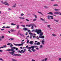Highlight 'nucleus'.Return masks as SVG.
I'll return each instance as SVG.
<instances>
[{
  "label": "nucleus",
  "instance_id": "obj_1",
  "mask_svg": "<svg viewBox=\"0 0 61 61\" xmlns=\"http://www.w3.org/2000/svg\"><path fill=\"white\" fill-rule=\"evenodd\" d=\"M10 47H11L12 48L11 49L6 50V51H12L13 52H9V53L10 54H11L12 55H13L14 53H15V51H14V50L15 49V47H13V44H12V43L10 44Z\"/></svg>",
  "mask_w": 61,
  "mask_h": 61
},
{
  "label": "nucleus",
  "instance_id": "obj_2",
  "mask_svg": "<svg viewBox=\"0 0 61 61\" xmlns=\"http://www.w3.org/2000/svg\"><path fill=\"white\" fill-rule=\"evenodd\" d=\"M39 34L40 36H39V38L42 39L44 38H45L44 36H42V35H43L44 34V32H42L41 30L40 31V32L39 33H38V35H39Z\"/></svg>",
  "mask_w": 61,
  "mask_h": 61
},
{
  "label": "nucleus",
  "instance_id": "obj_3",
  "mask_svg": "<svg viewBox=\"0 0 61 61\" xmlns=\"http://www.w3.org/2000/svg\"><path fill=\"white\" fill-rule=\"evenodd\" d=\"M26 51V49H24L23 51V50H22L20 51H18V53H20L21 54H22V53H24L25 51Z\"/></svg>",
  "mask_w": 61,
  "mask_h": 61
},
{
  "label": "nucleus",
  "instance_id": "obj_4",
  "mask_svg": "<svg viewBox=\"0 0 61 61\" xmlns=\"http://www.w3.org/2000/svg\"><path fill=\"white\" fill-rule=\"evenodd\" d=\"M41 29H36V30H33L31 31L32 32H36V33H37V34H38V33H39L40 31L41 30Z\"/></svg>",
  "mask_w": 61,
  "mask_h": 61
},
{
  "label": "nucleus",
  "instance_id": "obj_5",
  "mask_svg": "<svg viewBox=\"0 0 61 61\" xmlns=\"http://www.w3.org/2000/svg\"><path fill=\"white\" fill-rule=\"evenodd\" d=\"M21 44H15V43H14L13 44L15 45V46H23V45H24V44H25V42H21Z\"/></svg>",
  "mask_w": 61,
  "mask_h": 61
},
{
  "label": "nucleus",
  "instance_id": "obj_6",
  "mask_svg": "<svg viewBox=\"0 0 61 61\" xmlns=\"http://www.w3.org/2000/svg\"><path fill=\"white\" fill-rule=\"evenodd\" d=\"M1 2L2 4H4L5 5H8V6H9L10 5V4H9L8 3H7L6 1H5L4 2L3 1H1Z\"/></svg>",
  "mask_w": 61,
  "mask_h": 61
},
{
  "label": "nucleus",
  "instance_id": "obj_7",
  "mask_svg": "<svg viewBox=\"0 0 61 61\" xmlns=\"http://www.w3.org/2000/svg\"><path fill=\"white\" fill-rule=\"evenodd\" d=\"M36 46H31L30 47H29L28 48V49H31H31H34V48H35L34 47H36Z\"/></svg>",
  "mask_w": 61,
  "mask_h": 61
},
{
  "label": "nucleus",
  "instance_id": "obj_8",
  "mask_svg": "<svg viewBox=\"0 0 61 61\" xmlns=\"http://www.w3.org/2000/svg\"><path fill=\"white\" fill-rule=\"evenodd\" d=\"M53 16H52L48 15L47 16L48 19H50V18H51V19H53L54 18H53Z\"/></svg>",
  "mask_w": 61,
  "mask_h": 61
},
{
  "label": "nucleus",
  "instance_id": "obj_9",
  "mask_svg": "<svg viewBox=\"0 0 61 61\" xmlns=\"http://www.w3.org/2000/svg\"><path fill=\"white\" fill-rule=\"evenodd\" d=\"M13 54V55H12L13 56H21V54Z\"/></svg>",
  "mask_w": 61,
  "mask_h": 61
},
{
  "label": "nucleus",
  "instance_id": "obj_10",
  "mask_svg": "<svg viewBox=\"0 0 61 61\" xmlns=\"http://www.w3.org/2000/svg\"><path fill=\"white\" fill-rule=\"evenodd\" d=\"M28 32L29 33V34H30V35H32V36H33V33L31 32H31V31H30V30H28Z\"/></svg>",
  "mask_w": 61,
  "mask_h": 61
},
{
  "label": "nucleus",
  "instance_id": "obj_11",
  "mask_svg": "<svg viewBox=\"0 0 61 61\" xmlns=\"http://www.w3.org/2000/svg\"><path fill=\"white\" fill-rule=\"evenodd\" d=\"M60 13L59 12H56L54 13V14L55 15H57V14H60Z\"/></svg>",
  "mask_w": 61,
  "mask_h": 61
},
{
  "label": "nucleus",
  "instance_id": "obj_12",
  "mask_svg": "<svg viewBox=\"0 0 61 61\" xmlns=\"http://www.w3.org/2000/svg\"><path fill=\"white\" fill-rule=\"evenodd\" d=\"M50 26H51V25H47V27H48L50 29H51V28L50 27Z\"/></svg>",
  "mask_w": 61,
  "mask_h": 61
},
{
  "label": "nucleus",
  "instance_id": "obj_13",
  "mask_svg": "<svg viewBox=\"0 0 61 61\" xmlns=\"http://www.w3.org/2000/svg\"><path fill=\"white\" fill-rule=\"evenodd\" d=\"M47 14H49L50 15H53V13L52 12H50L48 13H47Z\"/></svg>",
  "mask_w": 61,
  "mask_h": 61
},
{
  "label": "nucleus",
  "instance_id": "obj_14",
  "mask_svg": "<svg viewBox=\"0 0 61 61\" xmlns=\"http://www.w3.org/2000/svg\"><path fill=\"white\" fill-rule=\"evenodd\" d=\"M29 43L31 45H32L33 44V41H31Z\"/></svg>",
  "mask_w": 61,
  "mask_h": 61
},
{
  "label": "nucleus",
  "instance_id": "obj_15",
  "mask_svg": "<svg viewBox=\"0 0 61 61\" xmlns=\"http://www.w3.org/2000/svg\"><path fill=\"white\" fill-rule=\"evenodd\" d=\"M23 30H24L25 31H27V30H28L27 29L25 28V27L23 28Z\"/></svg>",
  "mask_w": 61,
  "mask_h": 61
},
{
  "label": "nucleus",
  "instance_id": "obj_16",
  "mask_svg": "<svg viewBox=\"0 0 61 61\" xmlns=\"http://www.w3.org/2000/svg\"><path fill=\"white\" fill-rule=\"evenodd\" d=\"M0 48H4V47L3 46H1L0 47ZM3 50H0V52H3Z\"/></svg>",
  "mask_w": 61,
  "mask_h": 61
},
{
  "label": "nucleus",
  "instance_id": "obj_17",
  "mask_svg": "<svg viewBox=\"0 0 61 61\" xmlns=\"http://www.w3.org/2000/svg\"><path fill=\"white\" fill-rule=\"evenodd\" d=\"M19 25H17V27H16L17 29H18L19 28Z\"/></svg>",
  "mask_w": 61,
  "mask_h": 61
},
{
  "label": "nucleus",
  "instance_id": "obj_18",
  "mask_svg": "<svg viewBox=\"0 0 61 61\" xmlns=\"http://www.w3.org/2000/svg\"><path fill=\"white\" fill-rule=\"evenodd\" d=\"M53 6H58V5L57 4H55L54 5H53Z\"/></svg>",
  "mask_w": 61,
  "mask_h": 61
},
{
  "label": "nucleus",
  "instance_id": "obj_19",
  "mask_svg": "<svg viewBox=\"0 0 61 61\" xmlns=\"http://www.w3.org/2000/svg\"><path fill=\"white\" fill-rule=\"evenodd\" d=\"M38 12L39 14H41V15H43V14H42V12H39V11H38Z\"/></svg>",
  "mask_w": 61,
  "mask_h": 61
},
{
  "label": "nucleus",
  "instance_id": "obj_20",
  "mask_svg": "<svg viewBox=\"0 0 61 61\" xmlns=\"http://www.w3.org/2000/svg\"><path fill=\"white\" fill-rule=\"evenodd\" d=\"M16 6V4H15L14 5L12 6V7H15Z\"/></svg>",
  "mask_w": 61,
  "mask_h": 61
},
{
  "label": "nucleus",
  "instance_id": "obj_21",
  "mask_svg": "<svg viewBox=\"0 0 61 61\" xmlns=\"http://www.w3.org/2000/svg\"><path fill=\"white\" fill-rule=\"evenodd\" d=\"M52 36H56V35L55 34H52Z\"/></svg>",
  "mask_w": 61,
  "mask_h": 61
},
{
  "label": "nucleus",
  "instance_id": "obj_22",
  "mask_svg": "<svg viewBox=\"0 0 61 61\" xmlns=\"http://www.w3.org/2000/svg\"><path fill=\"white\" fill-rule=\"evenodd\" d=\"M34 24H32L30 25V26H34Z\"/></svg>",
  "mask_w": 61,
  "mask_h": 61
},
{
  "label": "nucleus",
  "instance_id": "obj_23",
  "mask_svg": "<svg viewBox=\"0 0 61 61\" xmlns=\"http://www.w3.org/2000/svg\"><path fill=\"white\" fill-rule=\"evenodd\" d=\"M54 21H55V22H57V23H58V20H55L54 19Z\"/></svg>",
  "mask_w": 61,
  "mask_h": 61
},
{
  "label": "nucleus",
  "instance_id": "obj_24",
  "mask_svg": "<svg viewBox=\"0 0 61 61\" xmlns=\"http://www.w3.org/2000/svg\"><path fill=\"white\" fill-rule=\"evenodd\" d=\"M54 10L55 11H59V10H60L59 9H55Z\"/></svg>",
  "mask_w": 61,
  "mask_h": 61
},
{
  "label": "nucleus",
  "instance_id": "obj_25",
  "mask_svg": "<svg viewBox=\"0 0 61 61\" xmlns=\"http://www.w3.org/2000/svg\"><path fill=\"white\" fill-rule=\"evenodd\" d=\"M42 44L44 45V42H45L44 41H42Z\"/></svg>",
  "mask_w": 61,
  "mask_h": 61
},
{
  "label": "nucleus",
  "instance_id": "obj_26",
  "mask_svg": "<svg viewBox=\"0 0 61 61\" xmlns=\"http://www.w3.org/2000/svg\"><path fill=\"white\" fill-rule=\"evenodd\" d=\"M40 19H41V20H42V21H45V20L44 19L41 18H40Z\"/></svg>",
  "mask_w": 61,
  "mask_h": 61
},
{
  "label": "nucleus",
  "instance_id": "obj_27",
  "mask_svg": "<svg viewBox=\"0 0 61 61\" xmlns=\"http://www.w3.org/2000/svg\"><path fill=\"white\" fill-rule=\"evenodd\" d=\"M20 36H24V35H23V34H22L20 33Z\"/></svg>",
  "mask_w": 61,
  "mask_h": 61
},
{
  "label": "nucleus",
  "instance_id": "obj_28",
  "mask_svg": "<svg viewBox=\"0 0 61 61\" xmlns=\"http://www.w3.org/2000/svg\"><path fill=\"white\" fill-rule=\"evenodd\" d=\"M40 45V43L39 42H38L37 43V45Z\"/></svg>",
  "mask_w": 61,
  "mask_h": 61
},
{
  "label": "nucleus",
  "instance_id": "obj_29",
  "mask_svg": "<svg viewBox=\"0 0 61 61\" xmlns=\"http://www.w3.org/2000/svg\"><path fill=\"white\" fill-rule=\"evenodd\" d=\"M29 40H28L27 41V44H29Z\"/></svg>",
  "mask_w": 61,
  "mask_h": 61
},
{
  "label": "nucleus",
  "instance_id": "obj_30",
  "mask_svg": "<svg viewBox=\"0 0 61 61\" xmlns=\"http://www.w3.org/2000/svg\"><path fill=\"white\" fill-rule=\"evenodd\" d=\"M10 31L11 32H14V31H15V30H14L11 29L10 30Z\"/></svg>",
  "mask_w": 61,
  "mask_h": 61
},
{
  "label": "nucleus",
  "instance_id": "obj_31",
  "mask_svg": "<svg viewBox=\"0 0 61 61\" xmlns=\"http://www.w3.org/2000/svg\"><path fill=\"white\" fill-rule=\"evenodd\" d=\"M19 18H20V19H24L25 18L24 17H19Z\"/></svg>",
  "mask_w": 61,
  "mask_h": 61
},
{
  "label": "nucleus",
  "instance_id": "obj_32",
  "mask_svg": "<svg viewBox=\"0 0 61 61\" xmlns=\"http://www.w3.org/2000/svg\"><path fill=\"white\" fill-rule=\"evenodd\" d=\"M35 38H37L38 40H39V37H38V36L35 37Z\"/></svg>",
  "mask_w": 61,
  "mask_h": 61
},
{
  "label": "nucleus",
  "instance_id": "obj_33",
  "mask_svg": "<svg viewBox=\"0 0 61 61\" xmlns=\"http://www.w3.org/2000/svg\"><path fill=\"white\" fill-rule=\"evenodd\" d=\"M31 50H32L33 52H35L36 51V50L34 49H31Z\"/></svg>",
  "mask_w": 61,
  "mask_h": 61
},
{
  "label": "nucleus",
  "instance_id": "obj_34",
  "mask_svg": "<svg viewBox=\"0 0 61 61\" xmlns=\"http://www.w3.org/2000/svg\"><path fill=\"white\" fill-rule=\"evenodd\" d=\"M35 17V18H37V15H34Z\"/></svg>",
  "mask_w": 61,
  "mask_h": 61
},
{
  "label": "nucleus",
  "instance_id": "obj_35",
  "mask_svg": "<svg viewBox=\"0 0 61 61\" xmlns=\"http://www.w3.org/2000/svg\"><path fill=\"white\" fill-rule=\"evenodd\" d=\"M37 20V19H34L33 20V21H36V20Z\"/></svg>",
  "mask_w": 61,
  "mask_h": 61
},
{
  "label": "nucleus",
  "instance_id": "obj_36",
  "mask_svg": "<svg viewBox=\"0 0 61 61\" xmlns=\"http://www.w3.org/2000/svg\"><path fill=\"white\" fill-rule=\"evenodd\" d=\"M11 25H16V24L13 23H12Z\"/></svg>",
  "mask_w": 61,
  "mask_h": 61
},
{
  "label": "nucleus",
  "instance_id": "obj_37",
  "mask_svg": "<svg viewBox=\"0 0 61 61\" xmlns=\"http://www.w3.org/2000/svg\"><path fill=\"white\" fill-rule=\"evenodd\" d=\"M3 46L5 48L6 47H7V46H6V45H3Z\"/></svg>",
  "mask_w": 61,
  "mask_h": 61
},
{
  "label": "nucleus",
  "instance_id": "obj_38",
  "mask_svg": "<svg viewBox=\"0 0 61 61\" xmlns=\"http://www.w3.org/2000/svg\"><path fill=\"white\" fill-rule=\"evenodd\" d=\"M11 43H8L7 44V45L8 46H9V45H11Z\"/></svg>",
  "mask_w": 61,
  "mask_h": 61
},
{
  "label": "nucleus",
  "instance_id": "obj_39",
  "mask_svg": "<svg viewBox=\"0 0 61 61\" xmlns=\"http://www.w3.org/2000/svg\"><path fill=\"white\" fill-rule=\"evenodd\" d=\"M44 59L45 61H46L47 60V59L46 58Z\"/></svg>",
  "mask_w": 61,
  "mask_h": 61
},
{
  "label": "nucleus",
  "instance_id": "obj_40",
  "mask_svg": "<svg viewBox=\"0 0 61 61\" xmlns=\"http://www.w3.org/2000/svg\"><path fill=\"white\" fill-rule=\"evenodd\" d=\"M16 49V50H17H17H18V48H16V47H15V49Z\"/></svg>",
  "mask_w": 61,
  "mask_h": 61
},
{
  "label": "nucleus",
  "instance_id": "obj_41",
  "mask_svg": "<svg viewBox=\"0 0 61 61\" xmlns=\"http://www.w3.org/2000/svg\"><path fill=\"white\" fill-rule=\"evenodd\" d=\"M29 49V50H28V51H29V52H32L31 51H30V49Z\"/></svg>",
  "mask_w": 61,
  "mask_h": 61
},
{
  "label": "nucleus",
  "instance_id": "obj_42",
  "mask_svg": "<svg viewBox=\"0 0 61 61\" xmlns=\"http://www.w3.org/2000/svg\"><path fill=\"white\" fill-rule=\"evenodd\" d=\"M21 16H23V15H24V14L23 13H22L21 14Z\"/></svg>",
  "mask_w": 61,
  "mask_h": 61
},
{
  "label": "nucleus",
  "instance_id": "obj_43",
  "mask_svg": "<svg viewBox=\"0 0 61 61\" xmlns=\"http://www.w3.org/2000/svg\"><path fill=\"white\" fill-rule=\"evenodd\" d=\"M25 20L27 21H29V20H28L27 19H25Z\"/></svg>",
  "mask_w": 61,
  "mask_h": 61
},
{
  "label": "nucleus",
  "instance_id": "obj_44",
  "mask_svg": "<svg viewBox=\"0 0 61 61\" xmlns=\"http://www.w3.org/2000/svg\"><path fill=\"white\" fill-rule=\"evenodd\" d=\"M26 48H27V49H28V45L27 46H26Z\"/></svg>",
  "mask_w": 61,
  "mask_h": 61
},
{
  "label": "nucleus",
  "instance_id": "obj_45",
  "mask_svg": "<svg viewBox=\"0 0 61 61\" xmlns=\"http://www.w3.org/2000/svg\"><path fill=\"white\" fill-rule=\"evenodd\" d=\"M42 47H43V46H42V45H41L40 46V48H42Z\"/></svg>",
  "mask_w": 61,
  "mask_h": 61
},
{
  "label": "nucleus",
  "instance_id": "obj_46",
  "mask_svg": "<svg viewBox=\"0 0 61 61\" xmlns=\"http://www.w3.org/2000/svg\"><path fill=\"white\" fill-rule=\"evenodd\" d=\"M0 61H3V60L2 58H0Z\"/></svg>",
  "mask_w": 61,
  "mask_h": 61
},
{
  "label": "nucleus",
  "instance_id": "obj_47",
  "mask_svg": "<svg viewBox=\"0 0 61 61\" xmlns=\"http://www.w3.org/2000/svg\"><path fill=\"white\" fill-rule=\"evenodd\" d=\"M27 33H28V32H26L25 34V35H26V36H27Z\"/></svg>",
  "mask_w": 61,
  "mask_h": 61
},
{
  "label": "nucleus",
  "instance_id": "obj_48",
  "mask_svg": "<svg viewBox=\"0 0 61 61\" xmlns=\"http://www.w3.org/2000/svg\"><path fill=\"white\" fill-rule=\"evenodd\" d=\"M21 26H23V27H25V25H21Z\"/></svg>",
  "mask_w": 61,
  "mask_h": 61
},
{
  "label": "nucleus",
  "instance_id": "obj_49",
  "mask_svg": "<svg viewBox=\"0 0 61 61\" xmlns=\"http://www.w3.org/2000/svg\"><path fill=\"white\" fill-rule=\"evenodd\" d=\"M31 29H34V26H32L31 28Z\"/></svg>",
  "mask_w": 61,
  "mask_h": 61
},
{
  "label": "nucleus",
  "instance_id": "obj_50",
  "mask_svg": "<svg viewBox=\"0 0 61 61\" xmlns=\"http://www.w3.org/2000/svg\"><path fill=\"white\" fill-rule=\"evenodd\" d=\"M10 27H9V26H7V27H5V28H10Z\"/></svg>",
  "mask_w": 61,
  "mask_h": 61
},
{
  "label": "nucleus",
  "instance_id": "obj_51",
  "mask_svg": "<svg viewBox=\"0 0 61 61\" xmlns=\"http://www.w3.org/2000/svg\"><path fill=\"white\" fill-rule=\"evenodd\" d=\"M10 39H11V40H14V39L13 38H10Z\"/></svg>",
  "mask_w": 61,
  "mask_h": 61
},
{
  "label": "nucleus",
  "instance_id": "obj_52",
  "mask_svg": "<svg viewBox=\"0 0 61 61\" xmlns=\"http://www.w3.org/2000/svg\"><path fill=\"white\" fill-rule=\"evenodd\" d=\"M30 39L32 38V35H31L30 36Z\"/></svg>",
  "mask_w": 61,
  "mask_h": 61
},
{
  "label": "nucleus",
  "instance_id": "obj_53",
  "mask_svg": "<svg viewBox=\"0 0 61 61\" xmlns=\"http://www.w3.org/2000/svg\"><path fill=\"white\" fill-rule=\"evenodd\" d=\"M1 31H3V30H4V29H2L1 30Z\"/></svg>",
  "mask_w": 61,
  "mask_h": 61
},
{
  "label": "nucleus",
  "instance_id": "obj_54",
  "mask_svg": "<svg viewBox=\"0 0 61 61\" xmlns=\"http://www.w3.org/2000/svg\"><path fill=\"white\" fill-rule=\"evenodd\" d=\"M1 38H2V37H1L0 36V41H1Z\"/></svg>",
  "mask_w": 61,
  "mask_h": 61
},
{
  "label": "nucleus",
  "instance_id": "obj_55",
  "mask_svg": "<svg viewBox=\"0 0 61 61\" xmlns=\"http://www.w3.org/2000/svg\"><path fill=\"white\" fill-rule=\"evenodd\" d=\"M2 38H4V36H2Z\"/></svg>",
  "mask_w": 61,
  "mask_h": 61
},
{
  "label": "nucleus",
  "instance_id": "obj_56",
  "mask_svg": "<svg viewBox=\"0 0 61 61\" xmlns=\"http://www.w3.org/2000/svg\"><path fill=\"white\" fill-rule=\"evenodd\" d=\"M44 7L45 8H47V6H44Z\"/></svg>",
  "mask_w": 61,
  "mask_h": 61
},
{
  "label": "nucleus",
  "instance_id": "obj_57",
  "mask_svg": "<svg viewBox=\"0 0 61 61\" xmlns=\"http://www.w3.org/2000/svg\"><path fill=\"white\" fill-rule=\"evenodd\" d=\"M28 27H30V25H28Z\"/></svg>",
  "mask_w": 61,
  "mask_h": 61
},
{
  "label": "nucleus",
  "instance_id": "obj_58",
  "mask_svg": "<svg viewBox=\"0 0 61 61\" xmlns=\"http://www.w3.org/2000/svg\"><path fill=\"white\" fill-rule=\"evenodd\" d=\"M59 61H61V58H59Z\"/></svg>",
  "mask_w": 61,
  "mask_h": 61
},
{
  "label": "nucleus",
  "instance_id": "obj_59",
  "mask_svg": "<svg viewBox=\"0 0 61 61\" xmlns=\"http://www.w3.org/2000/svg\"><path fill=\"white\" fill-rule=\"evenodd\" d=\"M8 10H11V9L10 8H9V9H8Z\"/></svg>",
  "mask_w": 61,
  "mask_h": 61
},
{
  "label": "nucleus",
  "instance_id": "obj_60",
  "mask_svg": "<svg viewBox=\"0 0 61 61\" xmlns=\"http://www.w3.org/2000/svg\"><path fill=\"white\" fill-rule=\"evenodd\" d=\"M5 28V26H3V27H2V28Z\"/></svg>",
  "mask_w": 61,
  "mask_h": 61
},
{
  "label": "nucleus",
  "instance_id": "obj_61",
  "mask_svg": "<svg viewBox=\"0 0 61 61\" xmlns=\"http://www.w3.org/2000/svg\"><path fill=\"white\" fill-rule=\"evenodd\" d=\"M24 41H25V40H22V42H24Z\"/></svg>",
  "mask_w": 61,
  "mask_h": 61
},
{
  "label": "nucleus",
  "instance_id": "obj_62",
  "mask_svg": "<svg viewBox=\"0 0 61 61\" xmlns=\"http://www.w3.org/2000/svg\"><path fill=\"white\" fill-rule=\"evenodd\" d=\"M36 49H37V50H38V48H36Z\"/></svg>",
  "mask_w": 61,
  "mask_h": 61
},
{
  "label": "nucleus",
  "instance_id": "obj_63",
  "mask_svg": "<svg viewBox=\"0 0 61 61\" xmlns=\"http://www.w3.org/2000/svg\"><path fill=\"white\" fill-rule=\"evenodd\" d=\"M41 61H45V60L44 59H43V60H41Z\"/></svg>",
  "mask_w": 61,
  "mask_h": 61
},
{
  "label": "nucleus",
  "instance_id": "obj_64",
  "mask_svg": "<svg viewBox=\"0 0 61 61\" xmlns=\"http://www.w3.org/2000/svg\"><path fill=\"white\" fill-rule=\"evenodd\" d=\"M33 38H35V36H33Z\"/></svg>",
  "mask_w": 61,
  "mask_h": 61
}]
</instances>
